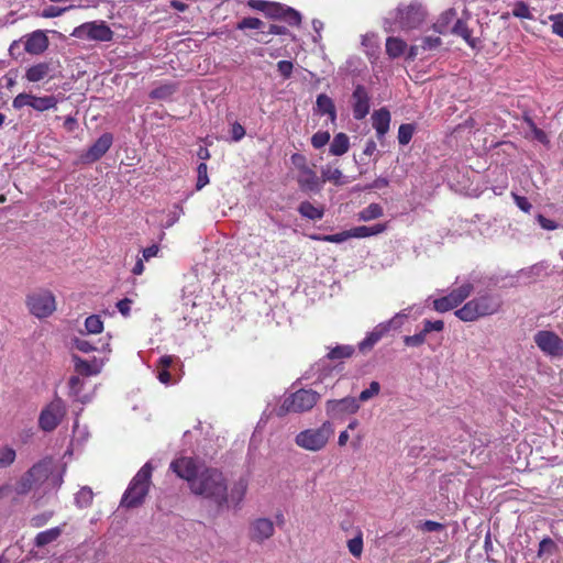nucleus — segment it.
<instances>
[{
  "label": "nucleus",
  "instance_id": "nucleus-29",
  "mask_svg": "<svg viewBox=\"0 0 563 563\" xmlns=\"http://www.w3.org/2000/svg\"><path fill=\"white\" fill-rule=\"evenodd\" d=\"M63 532V529L59 527H55L45 531L37 533L34 540V544L38 548L45 547L54 541H56Z\"/></svg>",
  "mask_w": 563,
  "mask_h": 563
},
{
  "label": "nucleus",
  "instance_id": "nucleus-28",
  "mask_svg": "<svg viewBox=\"0 0 563 563\" xmlns=\"http://www.w3.org/2000/svg\"><path fill=\"white\" fill-rule=\"evenodd\" d=\"M352 238L362 239L372 235H377L386 230V224L377 223L372 227L360 225L350 229Z\"/></svg>",
  "mask_w": 563,
  "mask_h": 563
},
{
  "label": "nucleus",
  "instance_id": "nucleus-58",
  "mask_svg": "<svg viewBox=\"0 0 563 563\" xmlns=\"http://www.w3.org/2000/svg\"><path fill=\"white\" fill-rule=\"evenodd\" d=\"M53 516L52 511H46L41 515H36L31 518V526L35 528H40L44 526Z\"/></svg>",
  "mask_w": 563,
  "mask_h": 563
},
{
  "label": "nucleus",
  "instance_id": "nucleus-26",
  "mask_svg": "<svg viewBox=\"0 0 563 563\" xmlns=\"http://www.w3.org/2000/svg\"><path fill=\"white\" fill-rule=\"evenodd\" d=\"M350 148V139L345 133H338L334 135L331 145L330 153L335 156L345 154Z\"/></svg>",
  "mask_w": 563,
  "mask_h": 563
},
{
  "label": "nucleus",
  "instance_id": "nucleus-50",
  "mask_svg": "<svg viewBox=\"0 0 563 563\" xmlns=\"http://www.w3.org/2000/svg\"><path fill=\"white\" fill-rule=\"evenodd\" d=\"M197 173H198V179H197V189L200 190L201 188H203L208 183H209V177H208V166L206 163H200L198 165V168H197Z\"/></svg>",
  "mask_w": 563,
  "mask_h": 563
},
{
  "label": "nucleus",
  "instance_id": "nucleus-37",
  "mask_svg": "<svg viewBox=\"0 0 563 563\" xmlns=\"http://www.w3.org/2000/svg\"><path fill=\"white\" fill-rule=\"evenodd\" d=\"M298 211L302 217H306L311 220H318L323 217L322 210L316 208L313 205H311L308 201L301 202L298 208Z\"/></svg>",
  "mask_w": 563,
  "mask_h": 563
},
{
  "label": "nucleus",
  "instance_id": "nucleus-48",
  "mask_svg": "<svg viewBox=\"0 0 563 563\" xmlns=\"http://www.w3.org/2000/svg\"><path fill=\"white\" fill-rule=\"evenodd\" d=\"M265 26L264 22L257 18H244L243 20H241L236 27L239 30H244V29H254V30H263Z\"/></svg>",
  "mask_w": 563,
  "mask_h": 563
},
{
  "label": "nucleus",
  "instance_id": "nucleus-45",
  "mask_svg": "<svg viewBox=\"0 0 563 563\" xmlns=\"http://www.w3.org/2000/svg\"><path fill=\"white\" fill-rule=\"evenodd\" d=\"M415 126L409 123L401 124L398 129V142L401 145H407L413 135Z\"/></svg>",
  "mask_w": 563,
  "mask_h": 563
},
{
  "label": "nucleus",
  "instance_id": "nucleus-63",
  "mask_svg": "<svg viewBox=\"0 0 563 563\" xmlns=\"http://www.w3.org/2000/svg\"><path fill=\"white\" fill-rule=\"evenodd\" d=\"M232 140L238 142L245 135V129L240 123H233L231 129Z\"/></svg>",
  "mask_w": 563,
  "mask_h": 563
},
{
  "label": "nucleus",
  "instance_id": "nucleus-12",
  "mask_svg": "<svg viewBox=\"0 0 563 563\" xmlns=\"http://www.w3.org/2000/svg\"><path fill=\"white\" fill-rule=\"evenodd\" d=\"M474 286L471 283L463 284L453 289L449 295L433 300V309L438 312H446L461 305L473 292Z\"/></svg>",
  "mask_w": 563,
  "mask_h": 563
},
{
  "label": "nucleus",
  "instance_id": "nucleus-1",
  "mask_svg": "<svg viewBox=\"0 0 563 563\" xmlns=\"http://www.w3.org/2000/svg\"><path fill=\"white\" fill-rule=\"evenodd\" d=\"M170 468L187 481L190 492L209 500L219 509L238 507L243 500L247 483L243 478L229 488V482L222 471L198 464L191 457H180L172 462Z\"/></svg>",
  "mask_w": 563,
  "mask_h": 563
},
{
  "label": "nucleus",
  "instance_id": "nucleus-3",
  "mask_svg": "<svg viewBox=\"0 0 563 563\" xmlns=\"http://www.w3.org/2000/svg\"><path fill=\"white\" fill-rule=\"evenodd\" d=\"M153 467L150 462L145 463L132 478L126 488L121 506L126 508H135L144 503L151 485Z\"/></svg>",
  "mask_w": 563,
  "mask_h": 563
},
{
  "label": "nucleus",
  "instance_id": "nucleus-8",
  "mask_svg": "<svg viewBox=\"0 0 563 563\" xmlns=\"http://www.w3.org/2000/svg\"><path fill=\"white\" fill-rule=\"evenodd\" d=\"M26 305L30 312L36 318H46L56 309L55 297L48 290H42L27 296Z\"/></svg>",
  "mask_w": 563,
  "mask_h": 563
},
{
  "label": "nucleus",
  "instance_id": "nucleus-64",
  "mask_svg": "<svg viewBox=\"0 0 563 563\" xmlns=\"http://www.w3.org/2000/svg\"><path fill=\"white\" fill-rule=\"evenodd\" d=\"M291 162L295 165V167L298 169V172L302 170L303 168L309 167L307 165V159L301 154H294L291 155Z\"/></svg>",
  "mask_w": 563,
  "mask_h": 563
},
{
  "label": "nucleus",
  "instance_id": "nucleus-24",
  "mask_svg": "<svg viewBox=\"0 0 563 563\" xmlns=\"http://www.w3.org/2000/svg\"><path fill=\"white\" fill-rule=\"evenodd\" d=\"M297 180L300 188L303 190L318 191L320 189L319 178L316 172L310 167L298 172Z\"/></svg>",
  "mask_w": 563,
  "mask_h": 563
},
{
  "label": "nucleus",
  "instance_id": "nucleus-40",
  "mask_svg": "<svg viewBox=\"0 0 563 563\" xmlns=\"http://www.w3.org/2000/svg\"><path fill=\"white\" fill-rule=\"evenodd\" d=\"M456 12L453 9H450L441 14L437 23L433 25L434 31L438 33H444L446 31L448 24L455 18Z\"/></svg>",
  "mask_w": 563,
  "mask_h": 563
},
{
  "label": "nucleus",
  "instance_id": "nucleus-49",
  "mask_svg": "<svg viewBox=\"0 0 563 563\" xmlns=\"http://www.w3.org/2000/svg\"><path fill=\"white\" fill-rule=\"evenodd\" d=\"M379 390H380V385L378 384V382H372L369 384L368 388L361 391V394L357 398L358 402L360 401L365 402V401L372 399L373 397H375L379 394Z\"/></svg>",
  "mask_w": 563,
  "mask_h": 563
},
{
  "label": "nucleus",
  "instance_id": "nucleus-60",
  "mask_svg": "<svg viewBox=\"0 0 563 563\" xmlns=\"http://www.w3.org/2000/svg\"><path fill=\"white\" fill-rule=\"evenodd\" d=\"M278 71L280 75H283L285 78H289L292 73V63L289 60H280L277 64Z\"/></svg>",
  "mask_w": 563,
  "mask_h": 563
},
{
  "label": "nucleus",
  "instance_id": "nucleus-17",
  "mask_svg": "<svg viewBox=\"0 0 563 563\" xmlns=\"http://www.w3.org/2000/svg\"><path fill=\"white\" fill-rule=\"evenodd\" d=\"M113 137L110 133L102 134L85 153L80 159L85 164H90L101 158L110 148Z\"/></svg>",
  "mask_w": 563,
  "mask_h": 563
},
{
  "label": "nucleus",
  "instance_id": "nucleus-51",
  "mask_svg": "<svg viewBox=\"0 0 563 563\" xmlns=\"http://www.w3.org/2000/svg\"><path fill=\"white\" fill-rule=\"evenodd\" d=\"M330 141V133L319 131L311 137V144L314 148L323 147Z\"/></svg>",
  "mask_w": 563,
  "mask_h": 563
},
{
  "label": "nucleus",
  "instance_id": "nucleus-22",
  "mask_svg": "<svg viewBox=\"0 0 563 563\" xmlns=\"http://www.w3.org/2000/svg\"><path fill=\"white\" fill-rule=\"evenodd\" d=\"M75 371L79 375L93 376L98 375L103 366V361L93 357L91 361H85L77 355L73 356Z\"/></svg>",
  "mask_w": 563,
  "mask_h": 563
},
{
  "label": "nucleus",
  "instance_id": "nucleus-30",
  "mask_svg": "<svg viewBox=\"0 0 563 563\" xmlns=\"http://www.w3.org/2000/svg\"><path fill=\"white\" fill-rule=\"evenodd\" d=\"M407 44L398 37H388L386 41V53L391 58H397L405 53Z\"/></svg>",
  "mask_w": 563,
  "mask_h": 563
},
{
  "label": "nucleus",
  "instance_id": "nucleus-41",
  "mask_svg": "<svg viewBox=\"0 0 563 563\" xmlns=\"http://www.w3.org/2000/svg\"><path fill=\"white\" fill-rule=\"evenodd\" d=\"M354 347L351 345H339L328 353L330 360H342L352 356Z\"/></svg>",
  "mask_w": 563,
  "mask_h": 563
},
{
  "label": "nucleus",
  "instance_id": "nucleus-59",
  "mask_svg": "<svg viewBox=\"0 0 563 563\" xmlns=\"http://www.w3.org/2000/svg\"><path fill=\"white\" fill-rule=\"evenodd\" d=\"M74 345L77 350L84 353H89L91 351H95L96 347L87 340L85 339H76L74 341Z\"/></svg>",
  "mask_w": 563,
  "mask_h": 563
},
{
  "label": "nucleus",
  "instance_id": "nucleus-5",
  "mask_svg": "<svg viewBox=\"0 0 563 563\" xmlns=\"http://www.w3.org/2000/svg\"><path fill=\"white\" fill-rule=\"evenodd\" d=\"M320 400V395L312 389H299L287 397L277 409V416L284 417L288 412L302 413L311 410Z\"/></svg>",
  "mask_w": 563,
  "mask_h": 563
},
{
  "label": "nucleus",
  "instance_id": "nucleus-42",
  "mask_svg": "<svg viewBox=\"0 0 563 563\" xmlns=\"http://www.w3.org/2000/svg\"><path fill=\"white\" fill-rule=\"evenodd\" d=\"M352 238L351 230H346L336 234H330V235H313L312 239L317 241H324V242H331V243H342L346 241L347 239Z\"/></svg>",
  "mask_w": 563,
  "mask_h": 563
},
{
  "label": "nucleus",
  "instance_id": "nucleus-39",
  "mask_svg": "<svg viewBox=\"0 0 563 563\" xmlns=\"http://www.w3.org/2000/svg\"><path fill=\"white\" fill-rule=\"evenodd\" d=\"M287 33H288L287 27L273 23V24L268 25L266 31L262 30L261 32H258V37L256 38V41L263 42V43H268L269 40H266V35H269V34L286 35Z\"/></svg>",
  "mask_w": 563,
  "mask_h": 563
},
{
  "label": "nucleus",
  "instance_id": "nucleus-19",
  "mask_svg": "<svg viewBox=\"0 0 563 563\" xmlns=\"http://www.w3.org/2000/svg\"><path fill=\"white\" fill-rule=\"evenodd\" d=\"M398 316L389 321L377 324L366 338L360 342L358 347L362 352L371 350L384 335H386L391 328L398 327L396 323Z\"/></svg>",
  "mask_w": 563,
  "mask_h": 563
},
{
  "label": "nucleus",
  "instance_id": "nucleus-20",
  "mask_svg": "<svg viewBox=\"0 0 563 563\" xmlns=\"http://www.w3.org/2000/svg\"><path fill=\"white\" fill-rule=\"evenodd\" d=\"M353 117L364 119L369 112V96L364 86H356L352 93Z\"/></svg>",
  "mask_w": 563,
  "mask_h": 563
},
{
  "label": "nucleus",
  "instance_id": "nucleus-11",
  "mask_svg": "<svg viewBox=\"0 0 563 563\" xmlns=\"http://www.w3.org/2000/svg\"><path fill=\"white\" fill-rule=\"evenodd\" d=\"M58 99L53 96L37 97L31 93H19L12 101L14 109H22L23 107H31L35 111L44 112L51 109H56Z\"/></svg>",
  "mask_w": 563,
  "mask_h": 563
},
{
  "label": "nucleus",
  "instance_id": "nucleus-56",
  "mask_svg": "<svg viewBox=\"0 0 563 563\" xmlns=\"http://www.w3.org/2000/svg\"><path fill=\"white\" fill-rule=\"evenodd\" d=\"M73 8H74V5H69V7H66V8H58V7L51 5V7H48V8L43 10L42 16H44V18H56V16L62 15L63 13H65L66 11L73 9Z\"/></svg>",
  "mask_w": 563,
  "mask_h": 563
},
{
  "label": "nucleus",
  "instance_id": "nucleus-43",
  "mask_svg": "<svg viewBox=\"0 0 563 563\" xmlns=\"http://www.w3.org/2000/svg\"><path fill=\"white\" fill-rule=\"evenodd\" d=\"M93 493L90 487H82L77 494H76V504L81 507L86 508L90 506L92 503Z\"/></svg>",
  "mask_w": 563,
  "mask_h": 563
},
{
  "label": "nucleus",
  "instance_id": "nucleus-54",
  "mask_svg": "<svg viewBox=\"0 0 563 563\" xmlns=\"http://www.w3.org/2000/svg\"><path fill=\"white\" fill-rule=\"evenodd\" d=\"M555 548L556 545L554 541L550 538H545L539 544L538 555L542 556L543 554H552Z\"/></svg>",
  "mask_w": 563,
  "mask_h": 563
},
{
  "label": "nucleus",
  "instance_id": "nucleus-15",
  "mask_svg": "<svg viewBox=\"0 0 563 563\" xmlns=\"http://www.w3.org/2000/svg\"><path fill=\"white\" fill-rule=\"evenodd\" d=\"M360 409L358 400L354 397L332 399L325 402V411L330 418L336 419L344 415L356 413Z\"/></svg>",
  "mask_w": 563,
  "mask_h": 563
},
{
  "label": "nucleus",
  "instance_id": "nucleus-44",
  "mask_svg": "<svg viewBox=\"0 0 563 563\" xmlns=\"http://www.w3.org/2000/svg\"><path fill=\"white\" fill-rule=\"evenodd\" d=\"M85 328L88 333L98 334L103 330V322L99 316L92 314L86 319Z\"/></svg>",
  "mask_w": 563,
  "mask_h": 563
},
{
  "label": "nucleus",
  "instance_id": "nucleus-27",
  "mask_svg": "<svg viewBox=\"0 0 563 563\" xmlns=\"http://www.w3.org/2000/svg\"><path fill=\"white\" fill-rule=\"evenodd\" d=\"M317 108L321 114H328L330 117L331 122H334L336 119L335 106L330 97L324 93H321L317 97Z\"/></svg>",
  "mask_w": 563,
  "mask_h": 563
},
{
  "label": "nucleus",
  "instance_id": "nucleus-34",
  "mask_svg": "<svg viewBox=\"0 0 563 563\" xmlns=\"http://www.w3.org/2000/svg\"><path fill=\"white\" fill-rule=\"evenodd\" d=\"M16 459V452L12 446L0 445V468L11 466Z\"/></svg>",
  "mask_w": 563,
  "mask_h": 563
},
{
  "label": "nucleus",
  "instance_id": "nucleus-36",
  "mask_svg": "<svg viewBox=\"0 0 563 563\" xmlns=\"http://www.w3.org/2000/svg\"><path fill=\"white\" fill-rule=\"evenodd\" d=\"M383 216V208L378 203H371L358 213L362 221H371Z\"/></svg>",
  "mask_w": 563,
  "mask_h": 563
},
{
  "label": "nucleus",
  "instance_id": "nucleus-38",
  "mask_svg": "<svg viewBox=\"0 0 563 563\" xmlns=\"http://www.w3.org/2000/svg\"><path fill=\"white\" fill-rule=\"evenodd\" d=\"M349 552L356 559L362 556L363 553V533L357 530L356 536L347 541Z\"/></svg>",
  "mask_w": 563,
  "mask_h": 563
},
{
  "label": "nucleus",
  "instance_id": "nucleus-31",
  "mask_svg": "<svg viewBox=\"0 0 563 563\" xmlns=\"http://www.w3.org/2000/svg\"><path fill=\"white\" fill-rule=\"evenodd\" d=\"M452 33L461 36L470 46H476V40L472 36L471 30L462 19L455 22Z\"/></svg>",
  "mask_w": 563,
  "mask_h": 563
},
{
  "label": "nucleus",
  "instance_id": "nucleus-16",
  "mask_svg": "<svg viewBox=\"0 0 563 563\" xmlns=\"http://www.w3.org/2000/svg\"><path fill=\"white\" fill-rule=\"evenodd\" d=\"M266 15L272 19L283 20L291 26H297L301 23V14L297 10L277 2L269 3Z\"/></svg>",
  "mask_w": 563,
  "mask_h": 563
},
{
  "label": "nucleus",
  "instance_id": "nucleus-9",
  "mask_svg": "<svg viewBox=\"0 0 563 563\" xmlns=\"http://www.w3.org/2000/svg\"><path fill=\"white\" fill-rule=\"evenodd\" d=\"M66 415V406L60 398H55L41 412L38 426L43 431L49 432L57 428Z\"/></svg>",
  "mask_w": 563,
  "mask_h": 563
},
{
  "label": "nucleus",
  "instance_id": "nucleus-47",
  "mask_svg": "<svg viewBox=\"0 0 563 563\" xmlns=\"http://www.w3.org/2000/svg\"><path fill=\"white\" fill-rule=\"evenodd\" d=\"M525 122L527 123L528 128L530 129V131L533 135V139H536L537 141H539L542 144L549 143L548 135L545 134V132H543L541 129H539L530 118L526 117Z\"/></svg>",
  "mask_w": 563,
  "mask_h": 563
},
{
  "label": "nucleus",
  "instance_id": "nucleus-7",
  "mask_svg": "<svg viewBox=\"0 0 563 563\" xmlns=\"http://www.w3.org/2000/svg\"><path fill=\"white\" fill-rule=\"evenodd\" d=\"M71 36L85 41L110 42L113 38V32L104 21H92L75 27Z\"/></svg>",
  "mask_w": 563,
  "mask_h": 563
},
{
  "label": "nucleus",
  "instance_id": "nucleus-55",
  "mask_svg": "<svg viewBox=\"0 0 563 563\" xmlns=\"http://www.w3.org/2000/svg\"><path fill=\"white\" fill-rule=\"evenodd\" d=\"M426 336L423 331H421L417 334L405 336L404 342L407 346H419L424 343Z\"/></svg>",
  "mask_w": 563,
  "mask_h": 563
},
{
  "label": "nucleus",
  "instance_id": "nucleus-10",
  "mask_svg": "<svg viewBox=\"0 0 563 563\" xmlns=\"http://www.w3.org/2000/svg\"><path fill=\"white\" fill-rule=\"evenodd\" d=\"M29 473L37 487L45 485L46 488L54 489L62 484V475H55L53 473V464L51 461H41L34 464L29 470Z\"/></svg>",
  "mask_w": 563,
  "mask_h": 563
},
{
  "label": "nucleus",
  "instance_id": "nucleus-46",
  "mask_svg": "<svg viewBox=\"0 0 563 563\" xmlns=\"http://www.w3.org/2000/svg\"><path fill=\"white\" fill-rule=\"evenodd\" d=\"M362 45L366 47V53L374 55L378 49L377 36L374 33L363 35Z\"/></svg>",
  "mask_w": 563,
  "mask_h": 563
},
{
  "label": "nucleus",
  "instance_id": "nucleus-18",
  "mask_svg": "<svg viewBox=\"0 0 563 563\" xmlns=\"http://www.w3.org/2000/svg\"><path fill=\"white\" fill-rule=\"evenodd\" d=\"M442 40L438 35H426L420 38V42L410 46L408 58L415 59L416 57H424L427 54L434 53L440 49Z\"/></svg>",
  "mask_w": 563,
  "mask_h": 563
},
{
  "label": "nucleus",
  "instance_id": "nucleus-23",
  "mask_svg": "<svg viewBox=\"0 0 563 563\" xmlns=\"http://www.w3.org/2000/svg\"><path fill=\"white\" fill-rule=\"evenodd\" d=\"M373 128L376 131L378 140H382L389 130L390 113L386 108H380L372 115Z\"/></svg>",
  "mask_w": 563,
  "mask_h": 563
},
{
  "label": "nucleus",
  "instance_id": "nucleus-32",
  "mask_svg": "<svg viewBox=\"0 0 563 563\" xmlns=\"http://www.w3.org/2000/svg\"><path fill=\"white\" fill-rule=\"evenodd\" d=\"M321 174H322L323 181H331L335 185H342L345 183L343 180L344 177H343L342 172L339 168H334L330 165L322 168Z\"/></svg>",
  "mask_w": 563,
  "mask_h": 563
},
{
  "label": "nucleus",
  "instance_id": "nucleus-21",
  "mask_svg": "<svg viewBox=\"0 0 563 563\" xmlns=\"http://www.w3.org/2000/svg\"><path fill=\"white\" fill-rule=\"evenodd\" d=\"M48 46V38L43 31H34L26 35L24 48L29 54L38 55Z\"/></svg>",
  "mask_w": 563,
  "mask_h": 563
},
{
  "label": "nucleus",
  "instance_id": "nucleus-35",
  "mask_svg": "<svg viewBox=\"0 0 563 563\" xmlns=\"http://www.w3.org/2000/svg\"><path fill=\"white\" fill-rule=\"evenodd\" d=\"M69 385V395L74 397L76 400L86 402L88 401L87 397H80V391L84 387V380L79 376H71L68 382Z\"/></svg>",
  "mask_w": 563,
  "mask_h": 563
},
{
  "label": "nucleus",
  "instance_id": "nucleus-4",
  "mask_svg": "<svg viewBox=\"0 0 563 563\" xmlns=\"http://www.w3.org/2000/svg\"><path fill=\"white\" fill-rule=\"evenodd\" d=\"M334 435V426L330 421H324L318 428H309L300 431L295 437V443L298 448L309 452L322 451Z\"/></svg>",
  "mask_w": 563,
  "mask_h": 563
},
{
  "label": "nucleus",
  "instance_id": "nucleus-52",
  "mask_svg": "<svg viewBox=\"0 0 563 563\" xmlns=\"http://www.w3.org/2000/svg\"><path fill=\"white\" fill-rule=\"evenodd\" d=\"M512 14L520 19H533L529 7L525 2H518L512 9Z\"/></svg>",
  "mask_w": 563,
  "mask_h": 563
},
{
  "label": "nucleus",
  "instance_id": "nucleus-6",
  "mask_svg": "<svg viewBox=\"0 0 563 563\" xmlns=\"http://www.w3.org/2000/svg\"><path fill=\"white\" fill-rule=\"evenodd\" d=\"M426 16L427 11L421 3L410 2L396 9L394 20L400 30H413L424 22Z\"/></svg>",
  "mask_w": 563,
  "mask_h": 563
},
{
  "label": "nucleus",
  "instance_id": "nucleus-62",
  "mask_svg": "<svg viewBox=\"0 0 563 563\" xmlns=\"http://www.w3.org/2000/svg\"><path fill=\"white\" fill-rule=\"evenodd\" d=\"M512 196L517 207L520 210H522L523 212H530L532 205L528 201L526 197H521L515 194Z\"/></svg>",
  "mask_w": 563,
  "mask_h": 563
},
{
  "label": "nucleus",
  "instance_id": "nucleus-13",
  "mask_svg": "<svg viewBox=\"0 0 563 563\" xmlns=\"http://www.w3.org/2000/svg\"><path fill=\"white\" fill-rule=\"evenodd\" d=\"M533 340L544 354L551 357H561L563 355V339L555 332L549 330L538 331Z\"/></svg>",
  "mask_w": 563,
  "mask_h": 563
},
{
  "label": "nucleus",
  "instance_id": "nucleus-2",
  "mask_svg": "<svg viewBox=\"0 0 563 563\" xmlns=\"http://www.w3.org/2000/svg\"><path fill=\"white\" fill-rule=\"evenodd\" d=\"M501 303L499 296L485 292L467 301L455 311V316L464 322L476 321L479 318L497 313L501 308Z\"/></svg>",
  "mask_w": 563,
  "mask_h": 563
},
{
  "label": "nucleus",
  "instance_id": "nucleus-57",
  "mask_svg": "<svg viewBox=\"0 0 563 563\" xmlns=\"http://www.w3.org/2000/svg\"><path fill=\"white\" fill-rule=\"evenodd\" d=\"M443 328H444V323L441 320H437V321L424 320L422 331L427 335L431 331L440 332L443 330Z\"/></svg>",
  "mask_w": 563,
  "mask_h": 563
},
{
  "label": "nucleus",
  "instance_id": "nucleus-61",
  "mask_svg": "<svg viewBox=\"0 0 563 563\" xmlns=\"http://www.w3.org/2000/svg\"><path fill=\"white\" fill-rule=\"evenodd\" d=\"M537 221L538 223L540 224V227L544 230H549V231H552V230H555L558 229V223L545 218L544 216L542 214H538L537 216Z\"/></svg>",
  "mask_w": 563,
  "mask_h": 563
},
{
  "label": "nucleus",
  "instance_id": "nucleus-53",
  "mask_svg": "<svg viewBox=\"0 0 563 563\" xmlns=\"http://www.w3.org/2000/svg\"><path fill=\"white\" fill-rule=\"evenodd\" d=\"M552 23V32L563 38V13L552 14L549 18Z\"/></svg>",
  "mask_w": 563,
  "mask_h": 563
},
{
  "label": "nucleus",
  "instance_id": "nucleus-25",
  "mask_svg": "<svg viewBox=\"0 0 563 563\" xmlns=\"http://www.w3.org/2000/svg\"><path fill=\"white\" fill-rule=\"evenodd\" d=\"M51 70L49 63H38L26 69L25 78L31 82H37L47 77Z\"/></svg>",
  "mask_w": 563,
  "mask_h": 563
},
{
  "label": "nucleus",
  "instance_id": "nucleus-14",
  "mask_svg": "<svg viewBox=\"0 0 563 563\" xmlns=\"http://www.w3.org/2000/svg\"><path fill=\"white\" fill-rule=\"evenodd\" d=\"M275 533L274 522L269 518H255L249 525V538L251 541L262 544Z\"/></svg>",
  "mask_w": 563,
  "mask_h": 563
},
{
  "label": "nucleus",
  "instance_id": "nucleus-33",
  "mask_svg": "<svg viewBox=\"0 0 563 563\" xmlns=\"http://www.w3.org/2000/svg\"><path fill=\"white\" fill-rule=\"evenodd\" d=\"M32 476H30L29 471L22 475V477L19 479V482L15 484V493L19 495H26L32 489L36 488Z\"/></svg>",
  "mask_w": 563,
  "mask_h": 563
}]
</instances>
